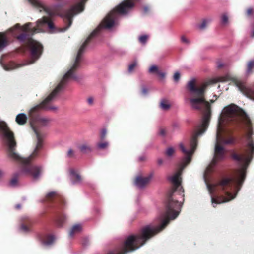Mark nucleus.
<instances>
[{
	"mask_svg": "<svg viewBox=\"0 0 254 254\" xmlns=\"http://www.w3.org/2000/svg\"><path fill=\"white\" fill-rule=\"evenodd\" d=\"M118 254L117 252H116V251H112V252H109L108 254Z\"/></svg>",
	"mask_w": 254,
	"mask_h": 254,
	"instance_id": "44",
	"label": "nucleus"
},
{
	"mask_svg": "<svg viewBox=\"0 0 254 254\" xmlns=\"http://www.w3.org/2000/svg\"><path fill=\"white\" fill-rule=\"evenodd\" d=\"M174 152V148L172 147H170L166 149L165 153H166V155L168 157H171L173 155Z\"/></svg>",
	"mask_w": 254,
	"mask_h": 254,
	"instance_id": "22",
	"label": "nucleus"
},
{
	"mask_svg": "<svg viewBox=\"0 0 254 254\" xmlns=\"http://www.w3.org/2000/svg\"><path fill=\"white\" fill-rule=\"evenodd\" d=\"M131 9H113L104 18L98 27L95 29L90 35L89 37L83 43L78 50L75 61L71 68L65 74L60 83L52 91V92L39 105L34 107L32 110H35L39 108L44 110H50L56 112L58 110L57 106H50L48 105L49 103L56 97L58 93L63 89L64 87L72 80H77L78 77L73 74L74 70L77 68L79 61L81 58L87 43L89 40L94 37L101 30L103 29H111L118 24L119 15H125Z\"/></svg>",
	"mask_w": 254,
	"mask_h": 254,
	"instance_id": "3",
	"label": "nucleus"
},
{
	"mask_svg": "<svg viewBox=\"0 0 254 254\" xmlns=\"http://www.w3.org/2000/svg\"><path fill=\"white\" fill-rule=\"evenodd\" d=\"M27 36L26 33H22L21 35L17 36V39L21 42H23Z\"/></svg>",
	"mask_w": 254,
	"mask_h": 254,
	"instance_id": "26",
	"label": "nucleus"
},
{
	"mask_svg": "<svg viewBox=\"0 0 254 254\" xmlns=\"http://www.w3.org/2000/svg\"><path fill=\"white\" fill-rule=\"evenodd\" d=\"M27 120V116L24 113L18 114L16 117V121L19 125H24Z\"/></svg>",
	"mask_w": 254,
	"mask_h": 254,
	"instance_id": "14",
	"label": "nucleus"
},
{
	"mask_svg": "<svg viewBox=\"0 0 254 254\" xmlns=\"http://www.w3.org/2000/svg\"><path fill=\"white\" fill-rule=\"evenodd\" d=\"M159 134L164 136L165 135V130L164 129H161L159 131Z\"/></svg>",
	"mask_w": 254,
	"mask_h": 254,
	"instance_id": "38",
	"label": "nucleus"
},
{
	"mask_svg": "<svg viewBox=\"0 0 254 254\" xmlns=\"http://www.w3.org/2000/svg\"><path fill=\"white\" fill-rule=\"evenodd\" d=\"M20 228H21V229L22 231H23L24 232H28L29 231L28 227L23 224L21 225Z\"/></svg>",
	"mask_w": 254,
	"mask_h": 254,
	"instance_id": "36",
	"label": "nucleus"
},
{
	"mask_svg": "<svg viewBox=\"0 0 254 254\" xmlns=\"http://www.w3.org/2000/svg\"><path fill=\"white\" fill-rule=\"evenodd\" d=\"M138 159L140 161H143V160H144L145 159V157L144 156H140V157H139Z\"/></svg>",
	"mask_w": 254,
	"mask_h": 254,
	"instance_id": "43",
	"label": "nucleus"
},
{
	"mask_svg": "<svg viewBox=\"0 0 254 254\" xmlns=\"http://www.w3.org/2000/svg\"><path fill=\"white\" fill-rule=\"evenodd\" d=\"M74 155V152L72 149H69L68 153H67V156L69 157H72Z\"/></svg>",
	"mask_w": 254,
	"mask_h": 254,
	"instance_id": "34",
	"label": "nucleus"
},
{
	"mask_svg": "<svg viewBox=\"0 0 254 254\" xmlns=\"http://www.w3.org/2000/svg\"><path fill=\"white\" fill-rule=\"evenodd\" d=\"M170 106L171 105L168 100L165 98L161 99L159 107L162 110H167L170 108Z\"/></svg>",
	"mask_w": 254,
	"mask_h": 254,
	"instance_id": "12",
	"label": "nucleus"
},
{
	"mask_svg": "<svg viewBox=\"0 0 254 254\" xmlns=\"http://www.w3.org/2000/svg\"><path fill=\"white\" fill-rule=\"evenodd\" d=\"M17 183V178L16 176H14L10 182V185L11 186H15Z\"/></svg>",
	"mask_w": 254,
	"mask_h": 254,
	"instance_id": "27",
	"label": "nucleus"
},
{
	"mask_svg": "<svg viewBox=\"0 0 254 254\" xmlns=\"http://www.w3.org/2000/svg\"><path fill=\"white\" fill-rule=\"evenodd\" d=\"M21 207V205L20 204H17L16 205V208L17 209H19Z\"/></svg>",
	"mask_w": 254,
	"mask_h": 254,
	"instance_id": "47",
	"label": "nucleus"
},
{
	"mask_svg": "<svg viewBox=\"0 0 254 254\" xmlns=\"http://www.w3.org/2000/svg\"><path fill=\"white\" fill-rule=\"evenodd\" d=\"M158 74L159 77L162 79H164L165 77V73L164 72H158Z\"/></svg>",
	"mask_w": 254,
	"mask_h": 254,
	"instance_id": "37",
	"label": "nucleus"
},
{
	"mask_svg": "<svg viewBox=\"0 0 254 254\" xmlns=\"http://www.w3.org/2000/svg\"><path fill=\"white\" fill-rule=\"evenodd\" d=\"M142 93L143 94H146L147 93V89L146 87H143L142 88Z\"/></svg>",
	"mask_w": 254,
	"mask_h": 254,
	"instance_id": "40",
	"label": "nucleus"
},
{
	"mask_svg": "<svg viewBox=\"0 0 254 254\" xmlns=\"http://www.w3.org/2000/svg\"><path fill=\"white\" fill-rule=\"evenodd\" d=\"M241 123L246 126L247 146L244 154L241 156L234 154L232 156L234 160L240 162V166L236 175L231 178H224L217 184H207L214 207L217 204L228 202L235 198L245 179V171L254 152L253 141L254 135L252 131L251 121L249 117L240 108L234 104H230L223 109L217 128L214 158L204 174L203 177L205 182L213 166L225 158L224 145L234 142L233 138L228 140L225 139L224 133L226 130V125L237 126Z\"/></svg>",
	"mask_w": 254,
	"mask_h": 254,
	"instance_id": "1",
	"label": "nucleus"
},
{
	"mask_svg": "<svg viewBox=\"0 0 254 254\" xmlns=\"http://www.w3.org/2000/svg\"><path fill=\"white\" fill-rule=\"evenodd\" d=\"M27 0L30 4L38 9L39 11H45L49 16H44L42 19L38 20L35 27H31V23H27L23 27H21L19 24H17L14 27L9 29L7 32L11 33L13 35L20 31L33 34L45 32L47 28L50 30V32H55V27L50 17L55 15V12L52 10V8L47 7L45 2L42 0Z\"/></svg>",
	"mask_w": 254,
	"mask_h": 254,
	"instance_id": "5",
	"label": "nucleus"
},
{
	"mask_svg": "<svg viewBox=\"0 0 254 254\" xmlns=\"http://www.w3.org/2000/svg\"><path fill=\"white\" fill-rule=\"evenodd\" d=\"M56 194V192L54 191H51V192H49V193H48L46 195V197L48 199L51 198L53 197L54 196H55Z\"/></svg>",
	"mask_w": 254,
	"mask_h": 254,
	"instance_id": "30",
	"label": "nucleus"
},
{
	"mask_svg": "<svg viewBox=\"0 0 254 254\" xmlns=\"http://www.w3.org/2000/svg\"><path fill=\"white\" fill-rule=\"evenodd\" d=\"M254 67V60L250 61L248 64V68L247 73L248 74L252 72V69Z\"/></svg>",
	"mask_w": 254,
	"mask_h": 254,
	"instance_id": "21",
	"label": "nucleus"
},
{
	"mask_svg": "<svg viewBox=\"0 0 254 254\" xmlns=\"http://www.w3.org/2000/svg\"><path fill=\"white\" fill-rule=\"evenodd\" d=\"M57 2H59L60 5H67L69 3L70 0H56Z\"/></svg>",
	"mask_w": 254,
	"mask_h": 254,
	"instance_id": "29",
	"label": "nucleus"
},
{
	"mask_svg": "<svg viewBox=\"0 0 254 254\" xmlns=\"http://www.w3.org/2000/svg\"><path fill=\"white\" fill-rule=\"evenodd\" d=\"M74 5L71 8L60 14V16L68 21V25L61 29L60 31H65L72 24L73 17L82 12L84 9V5L87 0H71Z\"/></svg>",
	"mask_w": 254,
	"mask_h": 254,
	"instance_id": "7",
	"label": "nucleus"
},
{
	"mask_svg": "<svg viewBox=\"0 0 254 254\" xmlns=\"http://www.w3.org/2000/svg\"><path fill=\"white\" fill-rule=\"evenodd\" d=\"M180 73L178 71L175 72L174 74V76H173V79H174V81L178 82L180 79Z\"/></svg>",
	"mask_w": 254,
	"mask_h": 254,
	"instance_id": "28",
	"label": "nucleus"
},
{
	"mask_svg": "<svg viewBox=\"0 0 254 254\" xmlns=\"http://www.w3.org/2000/svg\"><path fill=\"white\" fill-rule=\"evenodd\" d=\"M210 102H211V103H213L214 101L213 100H210Z\"/></svg>",
	"mask_w": 254,
	"mask_h": 254,
	"instance_id": "50",
	"label": "nucleus"
},
{
	"mask_svg": "<svg viewBox=\"0 0 254 254\" xmlns=\"http://www.w3.org/2000/svg\"><path fill=\"white\" fill-rule=\"evenodd\" d=\"M152 178V174H150L148 176L144 178L138 176L136 178V181H135V185L137 188L142 189L145 186V185L150 181Z\"/></svg>",
	"mask_w": 254,
	"mask_h": 254,
	"instance_id": "10",
	"label": "nucleus"
},
{
	"mask_svg": "<svg viewBox=\"0 0 254 254\" xmlns=\"http://www.w3.org/2000/svg\"><path fill=\"white\" fill-rule=\"evenodd\" d=\"M163 163V160L162 159L159 158L157 160V163L159 165H161Z\"/></svg>",
	"mask_w": 254,
	"mask_h": 254,
	"instance_id": "42",
	"label": "nucleus"
},
{
	"mask_svg": "<svg viewBox=\"0 0 254 254\" xmlns=\"http://www.w3.org/2000/svg\"><path fill=\"white\" fill-rule=\"evenodd\" d=\"M253 37H254V30L252 32V35Z\"/></svg>",
	"mask_w": 254,
	"mask_h": 254,
	"instance_id": "49",
	"label": "nucleus"
},
{
	"mask_svg": "<svg viewBox=\"0 0 254 254\" xmlns=\"http://www.w3.org/2000/svg\"><path fill=\"white\" fill-rule=\"evenodd\" d=\"M55 240V238L53 235H50L47 237L46 241H42L41 244L44 247H49L53 244Z\"/></svg>",
	"mask_w": 254,
	"mask_h": 254,
	"instance_id": "17",
	"label": "nucleus"
},
{
	"mask_svg": "<svg viewBox=\"0 0 254 254\" xmlns=\"http://www.w3.org/2000/svg\"><path fill=\"white\" fill-rule=\"evenodd\" d=\"M3 172L2 171V170L1 169H0V177H1L3 175Z\"/></svg>",
	"mask_w": 254,
	"mask_h": 254,
	"instance_id": "48",
	"label": "nucleus"
},
{
	"mask_svg": "<svg viewBox=\"0 0 254 254\" xmlns=\"http://www.w3.org/2000/svg\"><path fill=\"white\" fill-rule=\"evenodd\" d=\"M70 178L73 184L80 183L81 182V177L79 174L72 169L70 170Z\"/></svg>",
	"mask_w": 254,
	"mask_h": 254,
	"instance_id": "11",
	"label": "nucleus"
},
{
	"mask_svg": "<svg viewBox=\"0 0 254 254\" xmlns=\"http://www.w3.org/2000/svg\"><path fill=\"white\" fill-rule=\"evenodd\" d=\"M207 85L208 83H205L201 85L200 87L196 88L195 86V80L193 79L188 83L187 87L190 92L195 93L198 95H203Z\"/></svg>",
	"mask_w": 254,
	"mask_h": 254,
	"instance_id": "9",
	"label": "nucleus"
},
{
	"mask_svg": "<svg viewBox=\"0 0 254 254\" xmlns=\"http://www.w3.org/2000/svg\"><path fill=\"white\" fill-rule=\"evenodd\" d=\"M252 11H253V9L252 8H249L248 10H247V14L248 15H250L252 14Z\"/></svg>",
	"mask_w": 254,
	"mask_h": 254,
	"instance_id": "41",
	"label": "nucleus"
},
{
	"mask_svg": "<svg viewBox=\"0 0 254 254\" xmlns=\"http://www.w3.org/2000/svg\"><path fill=\"white\" fill-rule=\"evenodd\" d=\"M148 38V36L147 35H143L140 36L139 37L138 39H139V42L141 43H142L143 44H145L146 43Z\"/></svg>",
	"mask_w": 254,
	"mask_h": 254,
	"instance_id": "23",
	"label": "nucleus"
},
{
	"mask_svg": "<svg viewBox=\"0 0 254 254\" xmlns=\"http://www.w3.org/2000/svg\"><path fill=\"white\" fill-rule=\"evenodd\" d=\"M107 134V130L106 129H103L102 130L101 132V140H104L106 137Z\"/></svg>",
	"mask_w": 254,
	"mask_h": 254,
	"instance_id": "31",
	"label": "nucleus"
},
{
	"mask_svg": "<svg viewBox=\"0 0 254 254\" xmlns=\"http://www.w3.org/2000/svg\"><path fill=\"white\" fill-rule=\"evenodd\" d=\"M51 119L46 117H40L37 118V122L40 125L45 126L48 125L51 122Z\"/></svg>",
	"mask_w": 254,
	"mask_h": 254,
	"instance_id": "15",
	"label": "nucleus"
},
{
	"mask_svg": "<svg viewBox=\"0 0 254 254\" xmlns=\"http://www.w3.org/2000/svg\"><path fill=\"white\" fill-rule=\"evenodd\" d=\"M153 71H157V67L155 65L152 66L149 69V72H152Z\"/></svg>",
	"mask_w": 254,
	"mask_h": 254,
	"instance_id": "35",
	"label": "nucleus"
},
{
	"mask_svg": "<svg viewBox=\"0 0 254 254\" xmlns=\"http://www.w3.org/2000/svg\"><path fill=\"white\" fill-rule=\"evenodd\" d=\"M181 41L182 43L189 44L190 43V41L188 39H187L184 36H182L181 37Z\"/></svg>",
	"mask_w": 254,
	"mask_h": 254,
	"instance_id": "32",
	"label": "nucleus"
},
{
	"mask_svg": "<svg viewBox=\"0 0 254 254\" xmlns=\"http://www.w3.org/2000/svg\"><path fill=\"white\" fill-rule=\"evenodd\" d=\"M78 148L80 151L83 153H87L92 151L91 147L86 142L81 144Z\"/></svg>",
	"mask_w": 254,
	"mask_h": 254,
	"instance_id": "16",
	"label": "nucleus"
},
{
	"mask_svg": "<svg viewBox=\"0 0 254 254\" xmlns=\"http://www.w3.org/2000/svg\"><path fill=\"white\" fill-rule=\"evenodd\" d=\"M33 128L37 140L36 148L28 157L23 158L14 152L16 144L14 139L13 132L9 130L6 124L0 120V133L4 142L8 147V156L12 159L18 161L22 164L23 168L21 172L22 173L30 174L33 179H37L41 175L42 168L40 167L31 166V161L32 159L37 156L38 149L42 146V137L36 128L34 127Z\"/></svg>",
	"mask_w": 254,
	"mask_h": 254,
	"instance_id": "4",
	"label": "nucleus"
},
{
	"mask_svg": "<svg viewBox=\"0 0 254 254\" xmlns=\"http://www.w3.org/2000/svg\"><path fill=\"white\" fill-rule=\"evenodd\" d=\"M210 19H203L202 23L198 26V28L201 30L204 29L206 27L207 24L210 22Z\"/></svg>",
	"mask_w": 254,
	"mask_h": 254,
	"instance_id": "20",
	"label": "nucleus"
},
{
	"mask_svg": "<svg viewBox=\"0 0 254 254\" xmlns=\"http://www.w3.org/2000/svg\"><path fill=\"white\" fill-rule=\"evenodd\" d=\"M28 45L30 52V60L16 65L13 63L8 65H5L3 67L5 70L9 71L22 66L32 64L40 58L43 51L42 44L39 42L31 39L28 40Z\"/></svg>",
	"mask_w": 254,
	"mask_h": 254,
	"instance_id": "6",
	"label": "nucleus"
},
{
	"mask_svg": "<svg viewBox=\"0 0 254 254\" xmlns=\"http://www.w3.org/2000/svg\"><path fill=\"white\" fill-rule=\"evenodd\" d=\"M224 65V64L223 63L220 62L218 63L217 67L218 68H221V67H223Z\"/></svg>",
	"mask_w": 254,
	"mask_h": 254,
	"instance_id": "39",
	"label": "nucleus"
},
{
	"mask_svg": "<svg viewBox=\"0 0 254 254\" xmlns=\"http://www.w3.org/2000/svg\"><path fill=\"white\" fill-rule=\"evenodd\" d=\"M109 144V142L107 141L99 142L97 144V148L98 149H105L108 147Z\"/></svg>",
	"mask_w": 254,
	"mask_h": 254,
	"instance_id": "19",
	"label": "nucleus"
},
{
	"mask_svg": "<svg viewBox=\"0 0 254 254\" xmlns=\"http://www.w3.org/2000/svg\"><path fill=\"white\" fill-rule=\"evenodd\" d=\"M87 102L89 105H92L93 104L94 99L92 97H89L87 99Z\"/></svg>",
	"mask_w": 254,
	"mask_h": 254,
	"instance_id": "33",
	"label": "nucleus"
},
{
	"mask_svg": "<svg viewBox=\"0 0 254 254\" xmlns=\"http://www.w3.org/2000/svg\"><path fill=\"white\" fill-rule=\"evenodd\" d=\"M197 98L190 99V104L193 109L199 110L204 112L201 124L197 127L196 132L193 135L190 143V147L186 148L182 143H179L182 152L185 155L182 159L180 166L176 173L168 177V180L173 185L169 192L167 202H184V190L181 186L182 181L181 174L183 170L189 164L197 145V138L201 135L207 129L211 117L210 106L202 95H198Z\"/></svg>",
	"mask_w": 254,
	"mask_h": 254,
	"instance_id": "2",
	"label": "nucleus"
},
{
	"mask_svg": "<svg viewBox=\"0 0 254 254\" xmlns=\"http://www.w3.org/2000/svg\"><path fill=\"white\" fill-rule=\"evenodd\" d=\"M229 81L234 82L239 89L244 94L254 100V87L246 86L243 82L230 74L224 76V82Z\"/></svg>",
	"mask_w": 254,
	"mask_h": 254,
	"instance_id": "8",
	"label": "nucleus"
},
{
	"mask_svg": "<svg viewBox=\"0 0 254 254\" xmlns=\"http://www.w3.org/2000/svg\"><path fill=\"white\" fill-rule=\"evenodd\" d=\"M7 44L5 33H0V51L6 47Z\"/></svg>",
	"mask_w": 254,
	"mask_h": 254,
	"instance_id": "13",
	"label": "nucleus"
},
{
	"mask_svg": "<svg viewBox=\"0 0 254 254\" xmlns=\"http://www.w3.org/2000/svg\"><path fill=\"white\" fill-rule=\"evenodd\" d=\"M222 24L223 25H226L228 23V17L227 14H223L222 16L221 19Z\"/></svg>",
	"mask_w": 254,
	"mask_h": 254,
	"instance_id": "24",
	"label": "nucleus"
},
{
	"mask_svg": "<svg viewBox=\"0 0 254 254\" xmlns=\"http://www.w3.org/2000/svg\"><path fill=\"white\" fill-rule=\"evenodd\" d=\"M60 220L59 219L57 222V225H58L59 227H61L62 226V224L60 223Z\"/></svg>",
	"mask_w": 254,
	"mask_h": 254,
	"instance_id": "45",
	"label": "nucleus"
},
{
	"mask_svg": "<svg viewBox=\"0 0 254 254\" xmlns=\"http://www.w3.org/2000/svg\"><path fill=\"white\" fill-rule=\"evenodd\" d=\"M136 65H137V62L136 61H134L133 63L131 64H129V66H128V72H132L133 70L134 67Z\"/></svg>",
	"mask_w": 254,
	"mask_h": 254,
	"instance_id": "25",
	"label": "nucleus"
},
{
	"mask_svg": "<svg viewBox=\"0 0 254 254\" xmlns=\"http://www.w3.org/2000/svg\"><path fill=\"white\" fill-rule=\"evenodd\" d=\"M82 230V226L79 224H75L72 228L70 233L69 236L71 237H73L75 233L80 232Z\"/></svg>",
	"mask_w": 254,
	"mask_h": 254,
	"instance_id": "18",
	"label": "nucleus"
},
{
	"mask_svg": "<svg viewBox=\"0 0 254 254\" xmlns=\"http://www.w3.org/2000/svg\"><path fill=\"white\" fill-rule=\"evenodd\" d=\"M144 11L145 12H147L148 11V8L147 7H144Z\"/></svg>",
	"mask_w": 254,
	"mask_h": 254,
	"instance_id": "46",
	"label": "nucleus"
}]
</instances>
